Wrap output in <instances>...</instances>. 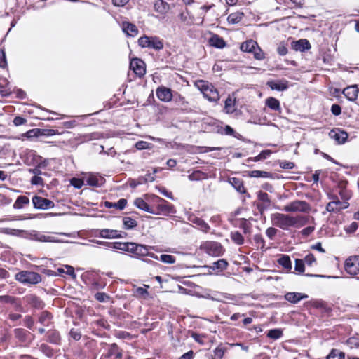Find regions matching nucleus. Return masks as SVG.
I'll use <instances>...</instances> for the list:
<instances>
[{
	"label": "nucleus",
	"instance_id": "1",
	"mask_svg": "<svg viewBox=\"0 0 359 359\" xmlns=\"http://www.w3.org/2000/svg\"><path fill=\"white\" fill-rule=\"evenodd\" d=\"M271 222L273 226L283 230H288L290 227H301L306 225L308 218L305 216L296 217L283 213H273L271 215Z\"/></svg>",
	"mask_w": 359,
	"mask_h": 359
},
{
	"label": "nucleus",
	"instance_id": "2",
	"mask_svg": "<svg viewBox=\"0 0 359 359\" xmlns=\"http://www.w3.org/2000/svg\"><path fill=\"white\" fill-rule=\"evenodd\" d=\"M196 86L203 93L204 97L209 101L217 102L219 100V93L212 83L205 81H198L196 83Z\"/></svg>",
	"mask_w": 359,
	"mask_h": 359
},
{
	"label": "nucleus",
	"instance_id": "3",
	"mask_svg": "<svg viewBox=\"0 0 359 359\" xmlns=\"http://www.w3.org/2000/svg\"><path fill=\"white\" fill-rule=\"evenodd\" d=\"M138 45L142 48H151L155 50H161L163 48V42L158 36H148L144 35L139 38Z\"/></svg>",
	"mask_w": 359,
	"mask_h": 359
},
{
	"label": "nucleus",
	"instance_id": "4",
	"mask_svg": "<svg viewBox=\"0 0 359 359\" xmlns=\"http://www.w3.org/2000/svg\"><path fill=\"white\" fill-rule=\"evenodd\" d=\"M15 279L22 284L36 285L41 281V276L36 272L21 271L15 275Z\"/></svg>",
	"mask_w": 359,
	"mask_h": 359
},
{
	"label": "nucleus",
	"instance_id": "5",
	"mask_svg": "<svg viewBox=\"0 0 359 359\" xmlns=\"http://www.w3.org/2000/svg\"><path fill=\"white\" fill-rule=\"evenodd\" d=\"M155 198L157 205L155 209L153 208V212H151V214L168 216L170 214H175L176 212L173 205L158 196H155Z\"/></svg>",
	"mask_w": 359,
	"mask_h": 359
},
{
	"label": "nucleus",
	"instance_id": "6",
	"mask_svg": "<svg viewBox=\"0 0 359 359\" xmlns=\"http://www.w3.org/2000/svg\"><path fill=\"white\" fill-rule=\"evenodd\" d=\"M147 249H155L154 246H149L130 242L128 252L133 254V257L137 259H142L146 257Z\"/></svg>",
	"mask_w": 359,
	"mask_h": 359
},
{
	"label": "nucleus",
	"instance_id": "7",
	"mask_svg": "<svg viewBox=\"0 0 359 359\" xmlns=\"http://www.w3.org/2000/svg\"><path fill=\"white\" fill-rule=\"evenodd\" d=\"M309 210L310 206L306 201L299 200L292 201L283 208V210L287 212H308Z\"/></svg>",
	"mask_w": 359,
	"mask_h": 359
},
{
	"label": "nucleus",
	"instance_id": "8",
	"mask_svg": "<svg viewBox=\"0 0 359 359\" xmlns=\"http://www.w3.org/2000/svg\"><path fill=\"white\" fill-rule=\"evenodd\" d=\"M126 236V233L124 231L109 229H98L96 234V236L106 239L123 238Z\"/></svg>",
	"mask_w": 359,
	"mask_h": 359
},
{
	"label": "nucleus",
	"instance_id": "9",
	"mask_svg": "<svg viewBox=\"0 0 359 359\" xmlns=\"http://www.w3.org/2000/svg\"><path fill=\"white\" fill-rule=\"evenodd\" d=\"M24 238L30 239L39 242H55V240L53 236L43 234L35 230H25Z\"/></svg>",
	"mask_w": 359,
	"mask_h": 359
},
{
	"label": "nucleus",
	"instance_id": "10",
	"mask_svg": "<svg viewBox=\"0 0 359 359\" xmlns=\"http://www.w3.org/2000/svg\"><path fill=\"white\" fill-rule=\"evenodd\" d=\"M32 203L36 209L47 210L55 206L53 201L38 196L32 198Z\"/></svg>",
	"mask_w": 359,
	"mask_h": 359
},
{
	"label": "nucleus",
	"instance_id": "11",
	"mask_svg": "<svg viewBox=\"0 0 359 359\" xmlns=\"http://www.w3.org/2000/svg\"><path fill=\"white\" fill-rule=\"evenodd\" d=\"M130 67L133 70L134 73L139 77H141L145 74V64L144 61L140 59H133L130 61Z\"/></svg>",
	"mask_w": 359,
	"mask_h": 359
},
{
	"label": "nucleus",
	"instance_id": "12",
	"mask_svg": "<svg viewBox=\"0 0 359 359\" xmlns=\"http://www.w3.org/2000/svg\"><path fill=\"white\" fill-rule=\"evenodd\" d=\"M329 136L334 140L337 144H344L348 139V135L346 132L339 129L334 128L329 133Z\"/></svg>",
	"mask_w": 359,
	"mask_h": 359
},
{
	"label": "nucleus",
	"instance_id": "13",
	"mask_svg": "<svg viewBox=\"0 0 359 359\" xmlns=\"http://www.w3.org/2000/svg\"><path fill=\"white\" fill-rule=\"evenodd\" d=\"M156 94L157 97L162 102H168L172 99L171 89L165 86H160L156 89Z\"/></svg>",
	"mask_w": 359,
	"mask_h": 359
},
{
	"label": "nucleus",
	"instance_id": "14",
	"mask_svg": "<svg viewBox=\"0 0 359 359\" xmlns=\"http://www.w3.org/2000/svg\"><path fill=\"white\" fill-rule=\"evenodd\" d=\"M309 296L304 293L297 292H288L284 295V299L291 304H296L301 300L307 299Z\"/></svg>",
	"mask_w": 359,
	"mask_h": 359
},
{
	"label": "nucleus",
	"instance_id": "15",
	"mask_svg": "<svg viewBox=\"0 0 359 359\" xmlns=\"http://www.w3.org/2000/svg\"><path fill=\"white\" fill-rule=\"evenodd\" d=\"M188 220L194 224L196 225L198 229L204 233H208L210 229V227L207 222L194 215H189Z\"/></svg>",
	"mask_w": 359,
	"mask_h": 359
},
{
	"label": "nucleus",
	"instance_id": "16",
	"mask_svg": "<svg viewBox=\"0 0 359 359\" xmlns=\"http://www.w3.org/2000/svg\"><path fill=\"white\" fill-rule=\"evenodd\" d=\"M267 86L271 90L278 91H284L289 87L288 81L285 79L269 81L267 82Z\"/></svg>",
	"mask_w": 359,
	"mask_h": 359
},
{
	"label": "nucleus",
	"instance_id": "17",
	"mask_svg": "<svg viewBox=\"0 0 359 359\" xmlns=\"http://www.w3.org/2000/svg\"><path fill=\"white\" fill-rule=\"evenodd\" d=\"M84 180L88 185L95 187H101L104 182V179L102 176L95 174L88 175L84 177Z\"/></svg>",
	"mask_w": 359,
	"mask_h": 359
},
{
	"label": "nucleus",
	"instance_id": "18",
	"mask_svg": "<svg viewBox=\"0 0 359 359\" xmlns=\"http://www.w3.org/2000/svg\"><path fill=\"white\" fill-rule=\"evenodd\" d=\"M207 252L212 256L218 257L222 255L223 248L217 242H210L206 245Z\"/></svg>",
	"mask_w": 359,
	"mask_h": 359
},
{
	"label": "nucleus",
	"instance_id": "19",
	"mask_svg": "<svg viewBox=\"0 0 359 359\" xmlns=\"http://www.w3.org/2000/svg\"><path fill=\"white\" fill-rule=\"evenodd\" d=\"M359 90L356 85H353L345 88L342 93L348 100L353 102L357 100Z\"/></svg>",
	"mask_w": 359,
	"mask_h": 359
},
{
	"label": "nucleus",
	"instance_id": "20",
	"mask_svg": "<svg viewBox=\"0 0 359 359\" xmlns=\"http://www.w3.org/2000/svg\"><path fill=\"white\" fill-rule=\"evenodd\" d=\"M122 31L128 36L134 37L138 34V29L135 25L129 22H123L121 23Z\"/></svg>",
	"mask_w": 359,
	"mask_h": 359
},
{
	"label": "nucleus",
	"instance_id": "21",
	"mask_svg": "<svg viewBox=\"0 0 359 359\" xmlns=\"http://www.w3.org/2000/svg\"><path fill=\"white\" fill-rule=\"evenodd\" d=\"M277 262L280 265L286 273L291 272L292 270V262L287 255L280 254L278 255Z\"/></svg>",
	"mask_w": 359,
	"mask_h": 359
},
{
	"label": "nucleus",
	"instance_id": "22",
	"mask_svg": "<svg viewBox=\"0 0 359 359\" xmlns=\"http://www.w3.org/2000/svg\"><path fill=\"white\" fill-rule=\"evenodd\" d=\"M122 355V350L116 344L113 343L109 345L107 353L106 354L107 358L114 356L116 359H121Z\"/></svg>",
	"mask_w": 359,
	"mask_h": 359
},
{
	"label": "nucleus",
	"instance_id": "23",
	"mask_svg": "<svg viewBox=\"0 0 359 359\" xmlns=\"http://www.w3.org/2000/svg\"><path fill=\"white\" fill-rule=\"evenodd\" d=\"M292 47L296 51L303 52L311 48V45L307 39H300L297 41H293Z\"/></svg>",
	"mask_w": 359,
	"mask_h": 359
},
{
	"label": "nucleus",
	"instance_id": "24",
	"mask_svg": "<svg viewBox=\"0 0 359 359\" xmlns=\"http://www.w3.org/2000/svg\"><path fill=\"white\" fill-rule=\"evenodd\" d=\"M52 318L53 316L50 312L47 311H43L39 313L38 321L43 326L48 327L52 323Z\"/></svg>",
	"mask_w": 359,
	"mask_h": 359
},
{
	"label": "nucleus",
	"instance_id": "25",
	"mask_svg": "<svg viewBox=\"0 0 359 359\" xmlns=\"http://www.w3.org/2000/svg\"><path fill=\"white\" fill-rule=\"evenodd\" d=\"M265 104L271 110L278 112L281 111L280 101L275 97H270L266 99Z\"/></svg>",
	"mask_w": 359,
	"mask_h": 359
},
{
	"label": "nucleus",
	"instance_id": "26",
	"mask_svg": "<svg viewBox=\"0 0 359 359\" xmlns=\"http://www.w3.org/2000/svg\"><path fill=\"white\" fill-rule=\"evenodd\" d=\"M229 182L233 188L240 194L245 193L246 190L244 187L243 181L237 177H231L229 179Z\"/></svg>",
	"mask_w": 359,
	"mask_h": 359
},
{
	"label": "nucleus",
	"instance_id": "27",
	"mask_svg": "<svg viewBox=\"0 0 359 359\" xmlns=\"http://www.w3.org/2000/svg\"><path fill=\"white\" fill-rule=\"evenodd\" d=\"M209 43L211 46L217 48H223L226 46V42L224 40L217 34H214L209 39Z\"/></svg>",
	"mask_w": 359,
	"mask_h": 359
},
{
	"label": "nucleus",
	"instance_id": "28",
	"mask_svg": "<svg viewBox=\"0 0 359 359\" xmlns=\"http://www.w3.org/2000/svg\"><path fill=\"white\" fill-rule=\"evenodd\" d=\"M47 341L53 344H60L61 337L59 332L55 330H50L47 332Z\"/></svg>",
	"mask_w": 359,
	"mask_h": 359
},
{
	"label": "nucleus",
	"instance_id": "29",
	"mask_svg": "<svg viewBox=\"0 0 359 359\" xmlns=\"http://www.w3.org/2000/svg\"><path fill=\"white\" fill-rule=\"evenodd\" d=\"M355 262L350 259H347L345 262L344 267L346 271L351 275H357L359 273V269L354 264Z\"/></svg>",
	"mask_w": 359,
	"mask_h": 359
},
{
	"label": "nucleus",
	"instance_id": "30",
	"mask_svg": "<svg viewBox=\"0 0 359 359\" xmlns=\"http://www.w3.org/2000/svg\"><path fill=\"white\" fill-rule=\"evenodd\" d=\"M170 9V5L163 0H157L154 4V10L161 13L164 14Z\"/></svg>",
	"mask_w": 359,
	"mask_h": 359
},
{
	"label": "nucleus",
	"instance_id": "31",
	"mask_svg": "<svg viewBox=\"0 0 359 359\" xmlns=\"http://www.w3.org/2000/svg\"><path fill=\"white\" fill-rule=\"evenodd\" d=\"M135 205L140 210L147 212H153V208H151L142 198H137L134 201Z\"/></svg>",
	"mask_w": 359,
	"mask_h": 359
},
{
	"label": "nucleus",
	"instance_id": "32",
	"mask_svg": "<svg viewBox=\"0 0 359 359\" xmlns=\"http://www.w3.org/2000/svg\"><path fill=\"white\" fill-rule=\"evenodd\" d=\"M127 204V200L125 198L119 199L117 203H111L109 201L104 202V206L107 208H115L118 210H123Z\"/></svg>",
	"mask_w": 359,
	"mask_h": 359
},
{
	"label": "nucleus",
	"instance_id": "33",
	"mask_svg": "<svg viewBox=\"0 0 359 359\" xmlns=\"http://www.w3.org/2000/svg\"><path fill=\"white\" fill-rule=\"evenodd\" d=\"M15 337L22 342H27L29 341L28 336L29 332L22 328H17L14 330Z\"/></svg>",
	"mask_w": 359,
	"mask_h": 359
},
{
	"label": "nucleus",
	"instance_id": "34",
	"mask_svg": "<svg viewBox=\"0 0 359 359\" xmlns=\"http://www.w3.org/2000/svg\"><path fill=\"white\" fill-rule=\"evenodd\" d=\"M255 48H257V43L253 40L247 41L241 46V50L247 53H252Z\"/></svg>",
	"mask_w": 359,
	"mask_h": 359
},
{
	"label": "nucleus",
	"instance_id": "35",
	"mask_svg": "<svg viewBox=\"0 0 359 359\" xmlns=\"http://www.w3.org/2000/svg\"><path fill=\"white\" fill-rule=\"evenodd\" d=\"M1 232L4 234L24 238L25 230L15 229L11 228H3Z\"/></svg>",
	"mask_w": 359,
	"mask_h": 359
},
{
	"label": "nucleus",
	"instance_id": "36",
	"mask_svg": "<svg viewBox=\"0 0 359 359\" xmlns=\"http://www.w3.org/2000/svg\"><path fill=\"white\" fill-rule=\"evenodd\" d=\"M227 266L228 262L225 259H222L213 262L210 268L213 271H222L226 269Z\"/></svg>",
	"mask_w": 359,
	"mask_h": 359
},
{
	"label": "nucleus",
	"instance_id": "37",
	"mask_svg": "<svg viewBox=\"0 0 359 359\" xmlns=\"http://www.w3.org/2000/svg\"><path fill=\"white\" fill-rule=\"evenodd\" d=\"M29 203V198L25 196H20L17 198L15 202L13 204L15 209H22L25 205H28Z\"/></svg>",
	"mask_w": 359,
	"mask_h": 359
},
{
	"label": "nucleus",
	"instance_id": "38",
	"mask_svg": "<svg viewBox=\"0 0 359 359\" xmlns=\"http://www.w3.org/2000/svg\"><path fill=\"white\" fill-rule=\"evenodd\" d=\"M243 16H244V14L243 13H240V12L233 13H231L228 16L227 20H228V22L230 24H237L241 21Z\"/></svg>",
	"mask_w": 359,
	"mask_h": 359
},
{
	"label": "nucleus",
	"instance_id": "39",
	"mask_svg": "<svg viewBox=\"0 0 359 359\" xmlns=\"http://www.w3.org/2000/svg\"><path fill=\"white\" fill-rule=\"evenodd\" d=\"M224 109L228 114H232L236 110L235 100L230 96H229L225 100Z\"/></svg>",
	"mask_w": 359,
	"mask_h": 359
},
{
	"label": "nucleus",
	"instance_id": "40",
	"mask_svg": "<svg viewBox=\"0 0 359 359\" xmlns=\"http://www.w3.org/2000/svg\"><path fill=\"white\" fill-rule=\"evenodd\" d=\"M326 359H346V355L344 352L333 348L326 357Z\"/></svg>",
	"mask_w": 359,
	"mask_h": 359
},
{
	"label": "nucleus",
	"instance_id": "41",
	"mask_svg": "<svg viewBox=\"0 0 359 359\" xmlns=\"http://www.w3.org/2000/svg\"><path fill=\"white\" fill-rule=\"evenodd\" d=\"M123 223L126 229H133L137 225V221L130 217H124L123 218Z\"/></svg>",
	"mask_w": 359,
	"mask_h": 359
},
{
	"label": "nucleus",
	"instance_id": "42",
	"mask_svg": "<svg viewBox=\"0 0 359 359\" xmlns=\"http://www.w3.org/2000/svg\"><path fill=\"white\" fill-rule=\"evenodd\" d=\"M207 177H208L207 174L201 170L194 171L191 174H190L188 176L189 180H191V181H197V180L206 179Z\"/></svg>",
	"mask_w": 359,
	"mask_h": 359
},
{
	"label": "nucleus",
	"instance_id": "43",
	"mask_svg": "<svg viewBox=\"0 0 359 359\" xmlns=\"http://www.w3.org/2000/svg\"><path fill=\"white\" fill-rule=\"evenodd\" d=\"M346 344L350 348H359V336L349 337Z\"/></svg>",
	"mask_w": 359,
	"mask_h": 359
},
{
	"label": "nucleus",
	"instance_id": "44",
	"mask_svg": "<svg viewBox=\"0 0 359 359\" xmlns=\"http://www.w3.org/2000/svg\"><path fill=\"white\" fill-rule=\"evenodd\" d=\"M231 238L237 245H242L244 243V238L238 231L231 232Z\"/></svg>",
	"mask_w": 359,
	"mask_h": 359
},
{
	"label": "nucleus",
	"instance_id": "45",
	"mask_svg": "<svg viewBox=\"0 0 359 359\" xmlns=\"http://www.w3.org/2000/svg\"><path fill=\"white\" fill-rule=\"evenodd\" d=\"M130 242H114L113 249L128 252Z\"/></svg>",
	"mask_w": 359,
	"mask_h": 359
},
{
	"label": "nucleus",
	"instance_id": "46",
	"mask_svg": "<svg viewBox=\"0 0 359 359\" xmlns=\"http://www.w3.org/2000/svg\"><path fill=\"white\" fill-rule=\"evenodd\" d=\"M258 199L263 202L265 207L268 208L271 205V200L267 193L263 191H259L258 193Z\"/></svg>",
	"mask_w": 359,
	"mask_h": 359
},
{
	"label": "nucleus",
	"instance_id": "47",
	"mask_svg": "<svg viewBox=\"0 0 359 359\" xmlns=\"http://www.w3.org/2000/svg\"><path fill=\"white\" fill-rule=\"evenodd\" d=\"M253 240L262 250L265 251L267 249L265 248V241L261 234H255L253 237Z\"/></svg>",
	"mask_w": 359,
	"mask_h": 359
},
{
	"label": "nucleus",
	"instance_id": "48",
	"mask_svg": "<svg viewBox=\"0 0 359 359\" xmlns=\"http://www.w3.org/2000/svg\"><path fill=\"white\" fill-rule=\"evenodd\" d=\"M282 335L283 332L280 329L270 330L267 333V337L273 339H278L280 338Z\"/></svg>",
	"mask_w": 359,
	"mask_h": 359
},
{
	"label": "nucleus",
	"instance_id": "49",
	"mask_svg": "<svg viewBox=\"0 0 359 359\" xmlns=\"http://www.w3.org/2000/svg\"><path fill=\"white\" fill-rule=\"evenodd\" d=\"M160 260L165 264H174L176 261V258L170 255H161L160 256Z\"/></svg>",
	"mask_w": 359,
	"mask_h": 359
},
{
	"label": "nucleus",
	"instance_id": "50",
	"mask_svg": "<svg viewBox=\"0 0 359 359\" xmlns=\"http://www.w3.org/2000/svg\"><path fill=\"white\" fill-rule=\"evenodd\" d=\"M304 263V261L302 259H295L294 270L299 273H304L305 270Z\"/></svg>",
	"mask_w": 359,
	"mask_h": 359
},
{
	"label": "nucleus",
	"instance_id": "51",
	"mask_svg": "<svg viewBox=\"0 0 359 359\" xmlns=\"http://www.w3.org/2000/svg\"><path fill=\"white\" fill-rule=\"evenodd\" d=\"M358 228V224L356 222H353L351 224L344 226V231L346 233L351 234L355 233Z\"/></svg>",
	"mask_w": 359,
	"mask_h": 359
},
{
	"label": "nucleus",
	"instance_id": "52",
	"mask_svg": "<svg viewBox=\"0 0 359 359\" xmlns=\"http://www.w3.org/2000/svg\"><path fill=\"white\" fill-rule=\"evenodd\" d=\"M135 147L138 150L149 149L151 148V144L145 141H138L135 143Z\"/></svg>",
	"mask_w": 359,
	"mask_h": 359
},
{
	"label": "nucleus",
	"instance_id": "53",
	"mask_svg": "<svg viewBox=\"0 0 359 359\" xmlns=\"http://www.w3.org/2000/svg\"><path fill=\"white\" fill-rule=\"evenodd\" d=\"M250 176L253 177H265V178H267V177H270V173L268 172H265V171L253 170V171L251 172Z\"/></svg>",
	"mask_w": 359,
	"mask_h": 359
},
{
	"label": "nucleus",
	"instance_id": "54",
	"mask_svg": "<svg viewBox=\"0 0 359 359\" xmlns=\"http://www.w3.org/2000/svg\"><path fill=\"white\" fill-rule=\"evenodd\" d=\"M254 55V57L256 60H262L264 59L265 55L264 52L261 50V48L257 46V48H255V50L252 52Z\"/></svg>",
	"mask_w": 359,
	"mask_h": 359
},
{
	"label": "nucleus",
	"instance_id": "55",
	"mask_svg": "<svg viewBox=\"0 0 359 359\" xmlns=\"http://www.w3.org/2000/svg\"><path fill=\"white\" fill-rule=\"evenodd\" d=\"M25 135L28 138L39 137L41 136L40 128H34L29 130L25 133Z\"/></svg>",
	"mask_w": 359,
	"mask_h": 359
},
{
	"label": "nucleus",
	"instance_id": "56",
	"mask_svg": "<svg viewBox=\"0 0 359 359\" xmlns=\"http://www.w3.org/2000/svg\"><path fill=\"white\" fill-rule=\"evenodd\" d=\"M154 180V178L151 174H148L144 177H140L137 180V184H139V185L147 183L148 181L152 182Z\"/></svg>",
	"mask_w": 359,
	"mask_h": 359
},
{
	"label": "nucleus",
	"instance_id": "57",
	"mask_svg": "<svg viewBox=\"0 0 359 359\" xmlns=\"http://www.w3.org/2000/svg\"><path fill=\"white\" fill-rule=\"evenodd\" d=\"M222 133L226 135H231V136L238 138L237 133L230 126H228V125L225 126V127L223 128Z\"/></svg>",
	"mask_w": 359,
	"mask_h": 359
},
{
	"label": "nucleus",
	"instance_id": "58",
	"mask_svg": "<svg viewBox=\"0 0 359 359\" xmlns=\"http://www.w3.org/2000/svg\"><path fill=\"white\" fill-rule=\"evenodd\" d=\"M279 165L283 169L291 170L293 169L295 166L293 162L287 161H282L279 163Z\"/></svg>",
	"mask_w": 359,
	"mask_h": 359
},
{
	"label": "nucleus",
	"instance_id": "59",
	"mask_svg": "<svg viewBox=\"0 0 359 359\" xmlns=\"http://www.w3.org/2000/svg\"><path fill=\"white\" fill-rule=\"evenodd\" d=\"M278 53L281 56H285L287 53V48L285 43H280L277 48Z\"/></svg>",
	"mask_w": 359,
	"mask_h": 359
},
{
	"label": "nucleus",
	"instance_id": "60",
	"mask_svg": "<svg viewBox=\"0 0 359 359\" xmlns=\"http://www.w3.org/2000/svg\"><path fill=\"white\" fill-rule=\"evenodd\" d=\"M277 232H278V230L276 228L269 227L266 230V235L267 236V237L269 239L273 240L275 238V236H276Z\"/></svg>",
	"mask_w": 359,
	"mask_h": 359
},
{
	"label": "nucleus",
	"instance_id": "61",
	"mask_svg": "<svg viewBox=\"0 0 359 359\" xmlns=\"http://www.w3.org/2000/svg\"><path fill=\"white\" fill-rule=\"evenodd\" d=\"M95 297L100 302H104L109 299V297L104 292H97L95 294Z\"/></svg>",
	"mask_w": 359,
	"mask_h": 359
},
{
	"label": "nucleus",
	"instance_id": "62",
	"mask_svg": "<svg viewBox=\"0 0 359 359\" xmlns=\"http://www.w3.org/2000/svg\"><path fill=\"white\" fill-rule=\"evenodd\" d=\"M7 67V60L6 53L4 50H0V67L5 68Z\"/></svg>",
	"mask_w": 359,
	"mask_h": 359
},
{
	"label": "nucleus",
	"instance_id": "63",
	"mask_svg": "<svg viewBox=\"0 0 359 359\" xmlns=\"http://www.w3.org/2000/svg\"><path fill=\"white\" fill-rule=\"evenodd\" d=\"M70 183L74 187L80 189L83 185V180L79 178H72L70 181Z\"/></svg>",
	"mask_w": 359,
	"mask_h": 359
},
{
	"label": "nucleus",
	"instance_id": "64",
	"mask_svg": "<svg viewBox=\"0 0 359 359\" xmlns=\"http://www.w3.org/2000/svg\"><path fill=\"white\" fill-rule=\"evenodd\" d=\"M174 100L175 102L182 106H185L187 104V102L185 100L184 97L180 94L175 95L174 96Z\"/></svg>",
	"mask_w": 359,
	"mask_h": 359
}]
</instances>
